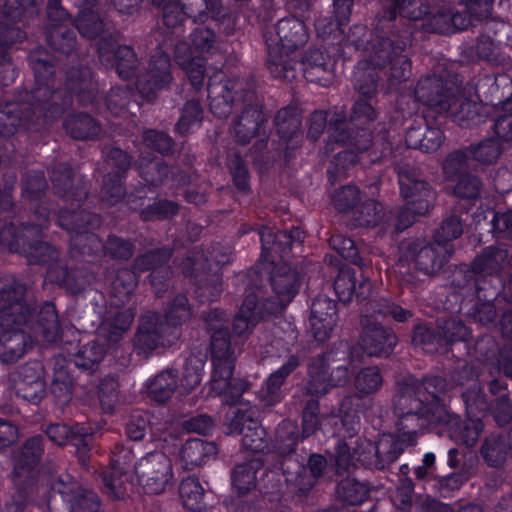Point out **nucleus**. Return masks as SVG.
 Listing matches in <instances>:
<instances>
[{
    "label": "nucleus",
    "instance_id": "nucleus-53",
    "mask_svg": "<svg viewBox=\"0 0 512 512\" xmlns=\"http://www.w3.org/2000/svg\"><path fill=\"white\" fill-rule=\"evenodd\" d=\"M461 397L465 404L466 412L469 417L464 423L479 420L490 410V404L483 392L479 382H474L469 388L462 392Z\"/></svg>",
    "mask_w": 512,
    "mask_h": 512
},
{
    "label": "nucleus",
    "instance_id": "nucleus-11",
    "mask_svg": "<svg viewBox=\"0 0 512 512\" xmlns=\"http://www.w3.org/2000/svg\"><path fill=\"white\" fill-rule=\"evenodd\" d=\"M135 472L147 494H162L174 483L172 462L164 452L148 453L136 464Z\"/></svg>",
    "mask_w": 512,
    "mask_h": 512
},
{
    "label": "nucleus",
    "instance_id": "nucleus-36",
    "mask_svg": "<svg viewBox=\"0 0 512 512\" xmlns=\"http://www.w3.org/2000/svg\"><path fill=\"white\" fill-rule=\"evenodd\" d=\"M57 221L61 228L72 233V235L91 232L102 224V218L99 214L86 209H61Z\"/></svg>",
    "mask_w": 512,
    "mask_h": 512
},
{
    "label": "nucleus",
    "instance_id": "nucleus-22",
    "mask_svg": "<svg viewBox=\"0 0 512 512\" xmlns=\"http://www.w3.org/2000/svg\"><path fill=\"white\" fill-rule=\"evenodd\" d=\"M457 93V85L435 74L422 77L415 88V98L439 114L449 110V103Z\"/></svg>",
    "mask_w": 512,
    "mask_h": 512
},
{
    "label": "nucleus",
    "instance_id": "nucleus-42",
    "mask_svg": "<svg viewBox=\"0 0 512 512\" xmlns=\"http://www.w3.org/2000/svg\"><path fill=\"white\" fill-rule=\"evenodd\" d=\"M473 267L478 273L496 274L510 262L508 250L501 245H490L472 260Z\"/></svg>",
    "mask_w": 512,
    "mask_h": 512
},
{
    "label": "nucleus",
    "instance_id": "nucleus-50",
    "mask_svg": "<svg viewBox=\"0 0 512 512\" xmlns=\"http://www.w3.org/2000/svg\"><path fill=\"white\" fill-rule=\"evenodd\" d=\"M138 284L135 271L128 268L118 269L111 283V296L116 306L127 304Z\"/></svg>",
    "mask_w": 512,
    "mask_h": 512
},
{
    "label": "nucleus",
    "instance_id": "nucleus-2",
    "mask_svg": "<svg viewBox=\"0 0 512 512\" xmlns=\"http://www.w3.org/2000/svg\"><path fill=\"white\" fill-rule=\"evenodd\" d=\"M28 61L34 72L35 86L25 100L0 106V136L10 137L19 129H29L41 120H54L70 107L71 97L42 83L53 73L51 56L39 49L29 54Z\"/></svg>",
    "mask_w": 512,
    "mask_h": 512
},
{
    "label": "nucleus",
    "instance_id": "nucleus-40",
    "mask_svg": "<svg viewBox=\"0 0 512 512\" xmlns=\"http://www.w3.org/2000/svg\"><path fill=\"white\" fill-rule=\"evenodd\" d=\"M464 5L463 11L451 10V30H464L472 25L473 20H481L488 16L492 8L490 0H459Z\"/></svg>",
    "mask_w": 512,
    "mask_h": 512
},
{
    "label": "nucleus",
    "instance_id": "nucleus-48",
    "mask_svg": "<svg viewBox=\"0 0 512 512\" xmlns=\"http://www.w3.org/2000/svg\"><path fill=\"white\" fill-rule=\"evenodd\" d=\"M465 317L480 327L496 325L500 313L494 299L472 298L470 306L464 312Z\"/></svg>",
    "mask_w": 512,
    "mask_h": 512
},
{
    "label": "nucleus",
    "instance_id": "nucleus-19",
    "mask_svg": "<svg viewBox=\"0 0 512 512\" xmlns=\"http://www.w3.org/2000/svg\"><path fill=\"white\" fill-rule=\"evenodd\" d=\"M170 327L163 316L148 311L139 319L137 332L134 337V348L138 355L148 357L153 351L169 345Z\"/></svg>",
    "mask_w": 512,
    "mask_h": 512
},
{
    "label": "nucleus",
    "instance_id": "nucleus-52",
    "mask_svg": "<svg viewBox=\"0 0 512 512\" xmlns=\"http://www.w3.org/2000/svg\"><path fill=\"white\" fill-rule=\"evenodd\" d=\"M105 67L115 69L118 76L123 80H130L135 75L140 66V60L134 48L130 45H121L117 47L116 55Z\"/></svg>",
    "mask_w": 512,
    "mask_h": 512
},
{
    "label": "nucleus",
    "instance_id": "nucleus-25",
    "mask_svg": "<svg viewBox=\"0 0 512 512\" xmlns=\"http://www.w3.org/2000/svg\"><path fill=\"white\" fill-rule=\"evenodd\" d=\"M356 348L352 347L347 341H337L333 343L322 354L314 357L323 364V367L332 376V380L344 386L353 373V362L355 359Z\"/></svg>",
    "mask_w": 512,
    "mask_h": 512
},
{
    "label": "nucleus",
    "instance_id": "nucleus-12",
    "mask_svg": "<svg viewBox=\"0 0 512 512\" xmlns=\"http://www.w3.org/2000/svg\"><path fill=\"white\" fill-rule=\"evenodd\" d=\"M430 12V5L427 0H384L382 10L377 14V29H402L411 26L405 21L409 19L417 21L423 19Z\"/></svg>",
    "mask_w": 512,
    "mask_h": 512
},
{
    "label": "nucleus",
    "instance_id": "nucleus-51",
    "mask_svg": "<svg viewBox=\"0 0 512 512\" xmlns=\"http://www.w3.org/2000/svg\"><path fill=\"white\" fill-rule=\"evenodd\" d=\"M49 281L65 288L70 294L81 293L87 284L83 271L79 269H68L65 262L57 268L50 269Z\"/></svg>",
    "mask_w": 512,
    "mask_h": 512
},
{
    "label": "nucleus",
    "instance_id": "nucleus-32",
    "mask_svg": "<svg viewBox=\"0 0 512 512\" xmlns=\"http://www.w3.org/2000/svg\"><path fill=\"white\" fill-rule=\"evenodd\" d=\"M270 283L273 291L279 299L282 307H285L298 293L301 278L299 272L288 263H276L270 275Z\"/></svg>",
    "mask_w": 512,
    "mask_h": 512
},
{
    "label": "nucleus",
    "instance_id": "nucleus-31",
    "mask_svg": "<svg viewBox=\"0 0 512 512\" xmlns=\"http://www.w3.org/2000/svg\"><path fill=\"white\" fill-rule=\"evenodd\" d=\"M333 287L339 300L349 303L355 298L358 302L366 300L372 293V284L368 277L348 266L339 267Z\"/></svg>",
    "mask_w": 512,
    "mask_h": 512
},
{
    "label": "nucleus",
    "instance_id": "nucleus-46",
    "mask_svg": "<svg viewBox=\"0 0 512 512\" xmlns=\"http://www.w3.org/2000/svg\"><path fill=\"white\" fill-rule=\"evenodd\" d=\"M103 492L113 500L124 499L133 488L132 471L109 468L102 473Z\"/></svg>",
    "mask_w": 512,
    "mask_h": 512
},
{
    "label": "nucleus",
    "instance_id": "nucleus-18",
    "mask_svg": "<svg viewBox=\"0 0 512 512\" xmlns=\"http://www.w3.org/2000/svg\"><path fill=\"white\" fill-rule=\"evenodd\" d=\"M453 253L452 245H441L435 241L425 245L420 241H410L405 246L406 258L412 259L416 269L430 277L443 271Z\"/></svg>",
    "mask_w": 512,
    "mask_h": 512
},
{
    "label": "nucleus",
    "instance_id": "nucleus-7",
    "mask_svg": "<svg viewBox=\"0 0 512 512\" xmlns=\"http://www.w3.org/2000/svg\"><path fill=\"white\" fill-rule=\"evenodd\" d=\"M50 488L48 507L51 512H98L100 509L98 495L80 486L69 475L53 479Z\"/></svg>",
    "mask_w": 512,
    "mask_h": 512
},
{
    "label": "nucleus",
    "instance_id": "nucleus-13",
    "mask_svg": "<svg viewBox=\"0 0 512 512\" xmlns=\"http://www.w3.org/2000/svg\"><path fill=\"white\" fill-rule=\"evenodd\" d=\"M26 286L16 281L0 285V328L23 326L32 316L33 308L25 299Z\"/></svg>",
    "mask_w": 512,
    "mask_h": 512
},
{
    "label": "nucleus",
    "instance_id": "nucleus-24",
    "mask_svg": "<svg viewBox=\"0 0 512 512\" xmlns=\"http://www.w3.org/2000/svg\"><path fill=\"white\" fill-rule=\"evenodd\" d=\"M362 328L359 345L370 357H388L398 343L395 332L378 321L361 319Z\"/></svg>",
    "mask_w": 512,
    "mask_h": 512
},
{
    "label": "nucleus",
    "instance_id": "nucleus-26",
    "mask_svg": "<svg viewBox=\"0 0 512 512\" xmlns=\"http://www.w3.org/2000/svg\"><path fill=\"white\" fill-rule=\"evenodd\" d=\"M394 170L398 175L401 196L406 201H427L432 208L434 194L419 169L411 161L405 160L394 163Z\"/></svg>",
    "mask_w": 512,
    "mask_h": 512
},
{
    "label": "nucleus",
    "instance_id": "nucleus-39",
    "mask_svg": "<svg viewBox=\"0 0 512 512\" xmlns=\"http://www.w3.org/2000/svg\"><path fill=\"white\" fill-rule=\"evenodd\" d=\"M474 51L478 60L484 61L491 66L500 67L503 70H509L512 67V59L505 54L498 43L492 37L481 34L477 37L475 45L470 47Z\"/></svg>",
    "mask_w": 512,
    "mask_h": 512
},
{
    "label": "nucleus",
    "instance_id": "nucleus-1",
    "mask_svg": "<svg viewBox=\"0 0 512 512\" xmlns=\"http://www.w3.org/2000/svg\"><path fill=\"white\" fill-rule=\"evenodd\" d=\"M451 389L450 381L439 375L420 380L404 378L396 384L393 414L400 417L403 429L415 432L429 425L441 426L452 440L473 447L484 425L479 420L464 423L458 414L447 409L443 396Z\"/></svg>",
    "mask_w": 512,
    "mask_h": 512
},
{
    "label": "nucleus",
    "instance_id": "nucleus-3",
    "mask_svg": "<svg viewBox=\"0 0 512 512\" xmlns=\"http://www.w3.org/2000/svg\"><path fill=\"white\" fill-rule=\"evenodd\" d=\"M264 37L267 49L266 66L271 75L287 81L296 79L299 62L291 53L304 46L309 39L304 22L296 17L283 18Z\"/></svg>",
    "mask_w": 512,
    "mask_h": 512
},
{
    "label": "nucleus",
    "instance_id": "nucleus-27",
    "mask_svg": "<svg viewBox=\"0 0 512 512\" xmlns=\"http://www.w3.org/2000/svg\"><path fill=\"white\" fill-rule=\"evenodd\" d=\"M52 87L56 92H62L72 98L71 94H74L81 105H87L92 103L98 94V83L93 79L92 71L89 67L80 64L79 66H73L66 73L65 86L69 93L56 89L53 83V76L47 81H43ZM72 103L70 104V106Z\"/></svg>",
    "mask_w": 512,
    "mask_h": 512
},
{
    "label": "nucleus",
    "instance_id": "nucleus-30",
    "mask_svg": "<svg viewBox=\"0 0 512 512\" xmlns=\"http://www.w3.org/2000/svg\"><path fill=\"white\" fill-rule=\"evenodd\" d=\"M262 244L261 257L269 260L274 255L284 258L290 254L294 245H301L304 240V231L293 227L290 231H276L262 227L259 232Z\"/></svg>",
    "mask_w": 512,
    "mask_h": 512
},
{
    "label": "nucleus",
    "instance_id": "nucleus-60",
    "mask_svg": "<svg viewBox=\"0 0 512 512\" xmlns=\"http://www.w3.org/2000/svg\"><path fill=\"white\" fill-rule=\"evenodd\" d=\"M473 156L469 147L450 152L442 163V170L447 180H455L463 174H468Z\"/></svg>",
    "mask_w": 512,
    "mask_h": 512
},
{
    "label": "nucleus",
    "instance_id": "nucleus-47",
    "mask_svg": "<svg viewBox=\"0 0 512 512\" xmlns=\"http://www.w3.org/2000/svg\"><path fill=\"white\" fill-rule=\"evenodd\" d=\"M36 334L41 335L46 342L57 341L61 333V325L55 305L51 302L44 303L37 316L35 326Z\"/></svg>",
    "mask_w": 512,
    "mask_h": 512
},
{
    "label": "nucleus",
    "instance_id": "nucleus-4",
    "mask_svg": "<svg viewBox=\"0 0 512 512\" xmlns=\"http://www.w3.org/2000/svg\"><path fill=\"white\" fill-rule=\"evenodd\" d=\"M40 224V220H28L19 226L14 223L4 225L0 230V245L24 256L30 265L45 266L49 280L50 269L60 267L64 261L59 249L43 240V231L49 224Z\"/></svg>",
    "mask_w": 512,
    "mask_h": 512
},
{
    "label": "nucleus",
    "instance_id": "nucleus-49",
    "mask_svg": "<svg viewBox=\"0 0 512 512\" xmlns=\"http://www.w3.org/2000/svg\"><path fill=\"white\" fill-rule=\"evenodd\" d=\"M135 167L139 176L152 187L163 184L170 173L168 164L157 157H140L135 162Z\"/></svg>",
    "mask_w": 512,
    "mask_h": 512
},
{
    "label": "nucleus",
    "instance_id": "nucleus-41",
    "mask_svg": "<svg viewBox=\"0 0 512 512\" xmlns=\"http://www.w3.org/2000/svg\"><path fill=\"white\" fill-rule=\"evenodd\" d=\"M481 456L489 467H502L511 455L509 438L506 434L492 433L485 438L480 449Z\"/></svg>",
    "mask_w": 512,
    "mask_h": 512
},
{
    "label": "nucleus",
    "instance_id": "nucleus-61",
    "mask_svg": "<svg viewBox=\"0 0 512 512\" xmlns=\"http://www.w3.org/2000/svg\"><path fill=\"white\" fill-rule=\"evenodd\" d=\"M438 328L442 337V345H451L454 342H468L472 338V330L457 317H450L438 321Z\"/></svg>",
    "mask_w": 512,
    "mask_h": 512
},
{
    "label": "nucleus",
    "instance_id": "nucleus-59",
    "mask_svg": "<svg viewBox=\"0 0 512 512\" xmlns=\"http://www.w3.org/2000/svg\"><path fill=\"white\" fill-rule=\"evenodd\" d=\"M430 209V204L427 201H406L403 207H401L396 214V219L391 233L398 234L404 231L408 227L412 226L419 216L427 214Z\"/></svg>",
    "mask_w": 512,
    "mask_h": 512
},
{
    "label": "nucleus",
    "instance_id": "nucleus-8",
    "mask_svg": "<svg viewBox=\"0 0 512 512\" xmlns=\"http://www.w3.org/2000/svg\"><path fill=\"white\" fill-rule=\"evenodd\" d=\"M68 17L67 11L61 6V0H48L46 41L50 48L58 53L59 56L51 55L46 50L52 58L53 73L44 81L49 80V78L55 74V66L61 62L62 57L73 59L77 57V38L75 31L64 23ZM39 49L43 50V48H37V50ZM31 53L32 51L30 54Z\"/></svg>",
    "mask_w": 512,
    "mask_h": 512
},
{
    "label": "nucleus",
    "instance_id": "nucleus-14",
    "mask_svg": "<svg viewBox=\"0 0 512 512\" xmlns=\"http://www.w3.org/2000/svg\"><path fill=\"white\" fill-rule=\"evenodd\" d=\"M166 40L158 43V51L150 59L145 72L137 76L136 87L147 100L153 99L157 92L169 86L172 81L170 57L166 48L172 45Z\"/></svg>",
    "mask_w": 512,
    "mask_h": 512
},
{
    "label": "nucleus",
    "instance_id": "nucleus-63",
    "mask_svg": "<svg viewBox=\"0 0 512 512\" xmlns=\"http://www.w3.org/2000/svg\"><path fill=\"white\" fill-rule=\"evenodd\" d=\"M298 440L297 424L290 420H284L277 427L274 449L281 456L290 455L295 451Z\"/></svg>",
    "mask_w": 512,
    "mask_h": 512
},
{
    "label": "nucleus",
    "instance_id": "nucleus-37",
    "mask_svg": "<svg viewBox=\"0 0 512 512\" xmlns=\"http://www.w3.org/2000/svg\"><path fill=\"white\" fill-rule=\"evenodd\" d=\"M20 327L1 328L0 360L4 363H15L27 350L30 337Z\"/></svg>",
    "mask_w": 512,
    "mask_h": 512
},
{
    "label": "nucleus",
    "instance_id": "nucleus-10",
    "mask_svg": "<svg viewBox=\"0 0 512 512\" xmlns=\"http://www.w3.org/2000/svg\"><path fill=\"white\" fill-rule=\"evenodd\" d=\"M232 121V132L236 142L245 145L264 131L267 122L263 112V100L254 89V84H248L243 93L241 107Z\"/></svg>",
    "mask_w": 512,
    "mask_h": 512
},
{
    "label": "nucleus",
    "instance_id": "nucleus-17",
    "mask_svg": "<svg viewBox=\"0 0 512 512\" xmlns=\"http://www.w3.org/2000/svg\"><path fill=\"white\" fill-rule=\"evenodd\" d=\"M22 197L29 204V220H40V225L50 223L51 213L55 210L53 202L46 197L48 183L42 171H27L22 179Z\"/></svg>",
    "mask_w": 512,
    "mask_h": 512
},
{
    "label": "nucleus",
    "instance_id": "nucleus-57",
    "mask_svg": "<svg viewBox=\"0 0 512 512\" xmlns=\"http://www.w3.org/2000/svg\"><path fill=\"white\" fill-rule=\"evenodd\" d=\"M261 468V462L251 459L235 466L232 472V484L239 496L246 495L256 487V473Z\"/></svg>",
    "mask_w": 512,
    "mask_h": 512
},
{
    "label": "nucleus",
    "instance_id": "nucleus-44",
    "mask_svg": "<svg viewBox=\"0 0 512 512\" xmlns=\"http://www.w3.org/2000/svg\"><path fill=\"white\" fill-rule=\"evenodd\" d=\"M341 385L332 380V376L323 367L320 361L311 359L308 368V379L303 387V393L313 397H320L327 394L332 388Z\"/></svg>",
    "mask_w": 512,
    "mask_h": 512
},
{
    "label": "nucleus",
    "instance_id": "nucleus-5",
    "mask_svg": "<svg viewBox=\"0 0 512 512\" xmlns=\"http://www.w3.org/2000/svg\"><path fill=\"white\" fill-rule=\"evenodd\" d=\"M376 40L371 44L369 63L374 68L386 69L389 88L396 89L398 85L406 82L412 76L411 60L404 50L411 45L412 31L408 28L385 29L379 31L377 23L374 27Z\"/></svg>",
    "mask_w": 512,
    "mask_h": 512
},
{
    "label": "nucleus",
    "instance_id": "nucleus-16",
    "mask_svg": "<svg viewBox=\"0 0 512 512\" xmlns=\"http://www.w3.org/2000/svg\"><path fill=\"white\" fill-rule=\"evenodd\" d=\"M248 84L242 80L224 79L220 81L210 80L207 86L208 98L210 99V111L220 119L227 118L234 111L241 107L243 93L247 91Z\"/></svg>",
    "mask_w": 512,
    "mask_h": 512
},
{
    "label": "nucleus",
    "instance_id": "nucleus-6",
    "mask_svg": "<svg viewBox=\"0 0 512 512\" xmlns=\"http://www.w3.org/2000/svg\"><path fill=\"white\" fill-rule=\"evenodd\" d=\"M44 454V437L35 435L26 439L15 451L13 461L14 498L16 503L11 507L14 512L21 510L25 499H34L39 492L37 466Z\"/></svg>",
    "mask_w": 512,
    "mask_h": 512
},
{
    "label": "nucleus",
    "instance_id": "nucleus-38",
    "mask_svg": "<svg viewBox=\"0 0 512 512\" xmlns=\"http://www.w3.org/2000/svg\"><path fill=\"white\" fill-rule=\"evenodd\" d=\"M106 353V344L93 340L82 345L71 356V363L79 370L80 375L86 374L92 377L98 371Z\"/></svg>",
    "mask_w": 512,
    "mask_h": 512
},
{
    "label": "nucleus",
    "instance_id": "nucleus-45",
    "mask_svg": "<svg viewBox=\"0 0 512 512\" xmlns=\"http://www.w3.org/2000/svg\"><path fill=\"white\" fill-rule=\"evenodd\" d=\"M178 371L167 368L159 372L147 384L148 396L158 403H165L178 387Z\"/></svg>",
    "mask_w": 512,
    "mask_h": 512
},
{
    "label": "nucleus",
    "instance_id": "nucleus-56",
    "mask_svg": "<svg viewBox=\"0 0 512 512\" xmlns=\"http://www.w3.org/2000/svg\"><path fill=\"white\" fill-rule=\"evenodd\" d=\"M103 251V241L93 232L78 233L70 238L69 255L80 260L86 256L98 255Z\"/></svg>",
    "mask_w": 512,
    "mask_h": 512
},
{
    "label": "nucleus",
    "instance_id": "nucleus-64",
    "mask_svg": "<svg viewBox=\"0 0 512 512\" xmlns=\"http://www.w3.org/2000/svg\"><path fill=\"white\" fill-rule=\"evenodd\" d=\"M369 489L366 484L355 478L346 477L336 486L337 498L347 505H359L368 496Z\"/></svg>",
    "mask_w": 512,
    "mask_h": 512
},
{
    "label": "nucleus",
    "instance_id": "nucleus-33",
    "mask_svg": "<svg viewBox=\"0 0 512 512\" xmlns=\"http://www.w3.org/2000/svg\"><path fill=\"white\" fill-rule=\"evenodd\" d=\"M299 366L300 358L293 354L288 357L287 361L279 369L269 375L258 393V397L264 406H274L283 399L282 386Z\"/></svg>",
    "mask_w": 512,
    "mask_h": 512
},
{
    "label": "nucleus",
    "instance_id": "nucleus-55",
    "mask_svg": "<svg viewBox=\"0 0 512 512\" xmlns=\"http://www.w3.org/2000/svg\"><path fill=\"white\" fill-rule=\"evenodd\" d=\"M174 249L170 246H163L146 251L139 254L133 260V268L139 272L156 271L167 266L169 260L173 255Z\"/></svg>",
    "mask_w": 512,
    "mask_h": 512
},
{
    "label": "nucleus",
    "instance_id": "nucleus-62",
    "mask_svg": "<svg viewBox=\"0 0 512 512\" xmlns=\"http://www.w3.org/2000/svg\"><path fill=\"white\" fill-rule=\"evenodd\" d=\"M179 495L184 506L191 511L199 512L206 507L205 491L197 478L183 479L179 485Z\"/></svg>",
    "mask_w": 512,
    "mask_h": 512
},
{
    "label": "nucleus",
    "instance_id": "nucleus-29",
    "mask_svg": "<svg viewBox=\"0 0 512 512\" xmlns=\"http://www.w3.org/2000/svg\"><path fill=\"white\" fill-rule=\"evenodd\" d=\"M169 439L172 441L173 448L169 452H177L179 460L186 470H193L195 467L202 465L206 459L218 453L215 442L191 438L186 440L185 443H181L177 437L171 434L164 439V442L168 443Z\"/></svg>",
    "mask_w": 512,
    "mask_h": 512
},
{
    "label": "nucleus",
    "instance_id": "nucleus-43",
    "mask_svg": "<svg viewBox=\"0 0 512 512\" xmlns=\"http://www.w3.org/2000/svg\"><path fill=\"white\" fill-rule=\"evenodd\" d=\"M63 127L75 140H94L102 131L100 123L87 113L68 115Z\"/></svg>",
    "mask_w": 512,
    "mask_h": 512
},
{
    "label": "nucleus",
    "instance_id": "nucleus-54",
    "mask_svg": "<svg viewBox=\"0 0 512 512\" xmlns=\"http://www.w3.org/2000/svg\"><path fill=\"white\" fill-rule=\"evenodd\" d=\"M444 113H448L454 122L463 127L469 126L470 123L476 122L481 117L478 105L461 95L459 90L451 99L449 110Z\"/></svg>",
    "mask_w": 512,
    "mask_h": 512
},
{
    "label": "nucleus",
    "instance_id": "nucleus-15",
    "mask_svg": "<svg viewBox=\"0 0 512 512\" xmlns=\"http://www.w3.org/2000/svg\"><path fill=\"white\" fill-rule=\"evenodd\" d=\"M210 353L213 371L210 385L223 391L227 385L226 380L233 375L236 354L231 341L229 330L214 331L210 335Z\"/></svg>",
    "mask_w": 512,
    "mask_h": 512
},
{
    "label": "nucleus",
    "instance_id": "nucleus-34",
    "mask_svg": "<svg viewBox=\"0 0 512 512\" xmlns=\"http://www.w3.org/2000/svg\"><path fill=\"white\" fill-rule=\"evenodd\" d=\"M26 38L24 32L19 26L11 24L9 19L0 13V66L5 69L3 83L9 85L16 78V69L11 62L9 48L17 42H22Z\"/></svg>",
    "mask_w": 512,
    "mask_h": 512
},
{
    "label": "nucleus",
    "instance_id": "nucleus-35",
    "mask_svg": "<svg viewBox=\"0 0 512 512\" xmlns=\"http://www.w3.org/2000/svg\"><path fill=\"white\" fill-rule=\"evenodd\" d=\"M75 385L89 389L95 386V383L92 380L84 382L80 374L74 375L69 366L61 365L60 362L57 361L51 382V393L56 400L60 404L68 403L72 398L73 387Z\"/></svg>",
    "mask_w": 512,
    "mask_h": 512
},
{
    "label": "nucleus",
    "instance_id": "nucleus-9",
    "mask_svg": "<svg viewBox=\"0 0 512 512\" xmlns=\"http://www.w3.org/2000/svg\"><path fill=\"white\" fill-rule=\"evenodd\" d=\"M330 137L338 144L350 146L359 152L369 150L371 145L381 144V158L391 154V143L385 134L373 140L371 130L367 127H360L353 130L351 117L347 120L343 110L335 109L328 120Z\"/></svg>",
    "mask_w": 512,
    "mask_h": 512
},
{
    "label": "nucleus",
    "instance_id": "nucleus-23",
    "mask_svg": "<svg viewBox=\"0 0 512 512\" xmlns=\"http://www.w3.org/2000/svg\"><path fill=\"white\" fill-rule=\"evenodd\" d=\"M397 418V427L400 435L383 434L375 442V470H386L399 458L407 447L416 444V438L420 431L412 432L403 429L400 417Z\"/></svg>",
    "mask_w": 512,
    "mask_h": 512
},
{
    "label": "nucleus",
    "instance_id": "nucleus-20",
    "mask_svg": "<svg viewBox=\"0 0 512 512\" xmlns=\"http://www.w3.org/2000/svg\"><path fill=\"white\" fill-rule=\"evenodd\" d=\"M252 408H236L227 419V434L242 435V446L252 452H264L268 448L265 429L254 419Z\"/></svg>",
    "mask_w": 512,
    "mask_h": 512
},
{
    "label": "nucleus",
    "instance_id": "nucleus-28",
    "mask_svg": "<svg viewBox=\"0 0 512 512\" xmlns=\"http://www.w3.org/2000/svg\"><path fill=\"white\" fill-rule=\"evenodd\" d=\"M50 178L54 193L59 198L71 202L72 205L75 203L77 207L87 199L86 183L81 179L74 181V173L68 163L54 164Z\"/></svg>",
    "mask_w": 512,
    "mask_h": 512
},
{
    "label": "nucleus",
    "instance_id": "nucleus-21",
    "mask_svg": "<svg viewBox=\"0 0 512 512\" xmlns=\"http://www.w3.org/2000/svg\"><path fill=\"white\" fill-rule=\"evenodd\" d=\"M18 397L38 403L46 393L44 367L39 361H29L18 366L9 376Z\"/></svg>",
    "mask_w": 512,
    "mask_h": 512
},
{
    "label": "nucleus",
    "instance_id": "nucleus-58",
    "mask_svg": "<svg viewBox=\"0 0 512 512\" xmlns=\"http://www.w3.org/2000/svg\"><path fill=\"white\" fill-rule=\"evenodd\" d=\"M48 438L55 444L62 446L68 441L73 445L85 444L88 437V428L80 425L69 427L66 424H51L45 431Z\"/></svg>",
    "mask_w": 512,
    "mask_h": 512
}]
</instances>
